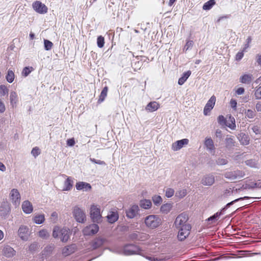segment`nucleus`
Wrapping results in <instances>:
<instances>
[{
	"label": "nucleus",
	"instance_id": "c03bdc74",
	"mask_svg": "<svg viewBox=\"0 0 261 261\" xmlns=\"http://www.w3.org/2000/svg\"><path fill=\"white\" fill-rule=\"evenodd\" d=\"M139 232H134L129 234L128 238L129 240L132 241H137L138 240V235Z\"/></svg>",
	"mask_w": 261,
	"mask_h": 261
},
{
	"label": "nucleus",
	"instance_id": "2eb2a0df",
	"mask_svg": "<svg viewBox=\"0 0 261 261\" xmlns=\"http://www.w3.org/2000/svg\"><path fill=\"white\" fill-rule=\"evenodd\" d=\"M108 221L109 223L113 224L116 222L119 218V214L117 210H112L110 211L107 216Z\"/></svg>",
	"mask_w": 261,
	"mask_h": 261
},
{
	"label": "nucleus",
	"instance_id": "9b49d317",
	"mask_svg": "<svg viewBox=\"0 0 261 261\" xmlns=\"http://www.w3.org/2000/svg\"><path fill=\"white\" fill-rule=\"evenodd\" d=\"M139 211L138 206L134 204L126 211V217L129 219H133L138 214Z\"/></svg>",
	"mask_w": 261,
	"mask_h": 261
},
{
	"label": "nucleus",
	"instance_id": "72a5a7b5",
	"mask_svg": "<svg viewBox=\"0 0 261 261\" xmlns=\"http://www.w3.org/2000/svg\"><path fill=\"white\" fill-rule=\"evenodd\" d=\"M108 91V88L107 87H105L103 88L99 96V98L98 100V102H101L105 100L106 97L107 95Z\"/></svg>",
	"mask_w": 261,
	"mask_h": 261
},
{
	"label": "nucleus",
	"instance_id": "c85d7f7f",
	"mask_svg": "<svg viewBox=\"0 0 261 261\" xmlns=\"http://www.w3.org/2000/svg\"><path fill=\"white\" fill-rule=\"evenodd\" d=\"M245 187L248 188H261V180L259 179L255 182L251 181L247 183L245 185Z\"/></svg>",
	"mask_w": 261,
	"mask_h": 261
},
{
	"label": "nucleus",
	"instance_id": "4d7b16f0",
	"mask_svg": "<svg viewBox=\"0 0 261 261\" xmlns=\"http://www.w3.org/2000/svg\"><path fill=\"white\" fill-rule=\"evenodd\" d=\"M254 95L256 99H259L261 98V86L256 89Z\"/></svg>",
	"mask_w": 261,
	"mask_h": 261
},
{
	"label": "nucleus",
	"instance_id": "a19ab883",
	"mask_svg": "<svg viewBox=\"0 0 261 261\" xmlns=\"http://www.w3.org/2000/svg\"><path fill=\"white\" fill-rule=\"evenodd\" d=\"M44 48L46 50H49L53 46V43L46 39L44 40Z\"/></svg>",
	"mask_w": 261,
	"mask_h": 261
},
{
	"label": "nucleus",
	"instance_id": "4468645a",
	"mask_svg": "<svg viewBox=\"0 0 261 261\" xmlns=\"http://www.w3.org/2000/svg\"><path fill=\"white\" fill-rule=\"evenodd\" d=\"M2 252L3 254L8 258L12 257L16 254L15 250L8 245L4 246Z\"/></svg>",
	"mask_w": 261,
	"mask_h": 261
},
{
	"label": "nucleus",
	"instance_id": "412c9836",
	"mask_svg": "<svg viewBox=\"0 0 261 261\" xmlns=\"http://www.w3.org/2000/svg\"><path fill=\"white\" fill-rule=\"evenodd\" d=\"M215 181V178L213 175H206L201 180L202 184L204 186H211Z\"/></svg>",
	"mask_w": 261,
	"mask_h": 261
},
{
	"label": "nucleus",
	"instance_id": "6e6552de",
	"mask_svg": "<svg viewBox=\"0 0 261 261\" xmlns=\"http://www.w3.org/2000/svg\"><path fill=\"white\" fill-rule=\"evenodd\" d=\"M17 233L21 240L27 241L30 236L29 228L27 226L21 225L18 228Z\"/></svg>",
	"mask_w": 261,
	"mask_h": 261
},
{
	"label": "nucleus",
	"instance_id": "864d4df0",
	"mask_svg": "<svg viewBox=\"0 0 261 261\" xmlns=\"http://www.w3.org/2000/svg\"><path fill=\"white\" fill-rule=\"evenodd\" d=\"M60 228L58 226H55L53 230V236L55 238H58L60 235Z\"/></svg>",
	"mask_w": 261,
	"mask_h": 261
},
{
	"label": "nucleus",
	"instance_id": "7c9ffc66",
	"mask_svg": "<svg viewBox=\"0 0 261 261\" xmlns=\"http://www.w3.org/2000/svg\"><path fill=\"white\" fill-rule=\"evenodd\" d=\"M152 205L150 200L143 199L140 200V206L144 209H149Z\"/></svg>",
	"mask_w": 261,
	"mask_h": 261
},
{
	"label": "nucleus",
	"instance_id": "423d86ee",
	"mask_svg": "<svg viewBox=\"0 0 261 261\" xmlns=\"http://www.w3.org/2000/svg\"><path fill=\"white\" fill-rule=\"evenodd\" d=\"M179 229L177 238L178 240L182 241L186 239L190 234V231L191 229L190 225H185L182 228H178Z\"/></svg>",
	"mask_w": 261,
	"mask_h": 261
},
{
	"label": "nucleus",
	"instance_id": "052dcab7",
	"mask_svg": "<svg viewBox=\"0 0 261 261\" xmlns=\"http://www.w3.org/2000/svg\"><path fill=\"white\" fill-rule=\"evenodd\" d=\"M6 110V107L4 102L2 101L0 98V113H3Z\"/></svg>",
	"mask_w": 261,
	"mask_h": 261
},
{
	"label": "nucleus",
	"instance_id": "49530a36",
	"mask_svg": "<svg viewBox=\"0 0 261 261\" xmlns=\"http://www.w3.org/2000/svg\"><path fill=\"white\" fill-rule=\"evenodd\" d=\"M193 44L194 43L193 41L188 40L183 48L184 51H187V50L191 49L193 45Z\"/></svg>",
	"mask_w": 261,
	"mask_h": 261
},
{
	"label": "nucleus",
	"instance_id": "f3484780",
	"mask_svg": "<svg viewBox=\"0 0 261 261\" xmlns=\"http://www.w3.org/2000/svg\"><path fill=\"white\" fill-rule=\"evenodd\" d=\"M188 142L189 140L187 139L177 141L172 144V149L174 151H177L180 149L185 145L188 144Z\"/></svg>",
	"mask_w": 261,
	"mask_h": 261
},
{
	"label": "nucleus",
	"instance_id": "e2e57ef3",
	"mask_svg": "<svg viewBox=\"0 0 261 261\" xmlns=\"http://www.w3.org/2000/svg\"><path fill=\"white\" fill-rule=\"evenodd\" d=\"M244 56L243 51L239 52L236 56V59L237 61L241 60Z\"/></svg>",
	"mask_w": 261,
	"mask_h": 261
},
{
	"label": "nucleus",
	"instance_id": "1a4fd4ad",
	"mask_svg": "<svg viewBox=\"0 0 261 261\" xmlns=\"http://www.w3.org/2000/svg\"><path fill=\"white\" fill-rule=\"evenodd\" d=\"M33 9L37 13L41 14L47 12V7L40 1H36L32 4Z\"/></svg>",
	"mask_w": 261,
	"mask_h": 261
},
{
	"label": "nucleus",
	"instance_id": "2f4dec72",
	"mask_svg": "<svg viewBox=\"0 0 261 261\" xmlns=\"http://www.w3.org/2000/svg\"><path fill=\"white\" fill-rule=\"evenodd\" d=\"M216 4L215 0H210L205 3L203 6V9L204 10H210Z\"/></svg>",
	"mask_w": 261,
	"mask_h": 261
},
{
	"label": "nucleus",
	"instance_id": "09e8293b",
	"mask_svg": "<svg viewBox=\"0 0 261 261\" xmlns=\"http://www.w3.org/2000/svg\"><path fill=\"white\" fill-rule=\"evenodd\" d=\"M32 67H25L22 71V75L25 77L27 76L32 71Z\"/></svg>",
	"mask_w": 261,
	"mask_h": 261
},
{
	"label": "nucleus",
	"instance_id": "c9c22d12",
	"mask_svg": "<svg viewBox=\"0 0 261 261\" xmlns=\"http://www.w3.org/2000/svg\"><path fill=\"white\" fill-rule=\"evenodd\" d=\"M9 93V89L8 87L5 85H0V96H4L7 95Z\"/></svg>",
	"mask_w": 261,
	"mask_h": 261
},
{
	"label": "nucleus",
	"instance_id": "cd10ccee",
	"mask_svg": "<svg viewBox=\"0 0 261 261\" xmlns=\"http://www.w3.org/2000/svg\"><path fill=\"white\" fill-rule=\"evenodd\" d=\"M241 191L240 189L238 188H229L228 189H226L224 191V195H236L237 194H240V192Z\"/></svg>",
	"mask_w": 261,
	"mask_h": 261
},
{
	"label": "nucleus",
	"instance_id": "0eeeda50",
	"mask_svg": "<svg viewBox=\"0 0 261 261\" xmlns=\"http://www.w3.org/2000/svg\"><path fill=\"white\" fill-rule=\"evenodd\" d=\"M73 214L76 221L79 223H84L86 220V215L84 211L77 206L74 207Z\"/></svg>",
	"mask_w": 261,
	"mask_h": 261
},
{
	"label": "nucleus",
	"instance_id": "f8f14e48",
	"mask_svg": "<svg viewBox=\"0 0 261 261\" xmlns=\"http://www.w3.org/2000/svg\"><path fill=\"white\" fill-rule=\"evenodd\" d=\"M216 100V99L215 96L213 95L208 100L203 110V114L205 115H207L208 113L214 108Z\"/></svg>",
	"mask_w": 261,
	"mask_h": 261
},
{
	"label": "nucleus",
	"instance_id": "ddd939ff",
	"mask_svg": "<svg viewBox=\"0 0 261 261\" xmlns=\"http://www.w3.org/2000/svg\"><path fill=\"white\" fill-rule=\"evenodd\" d=\"M204 146L206 150L211 153L214 154L215 147L214 145V141L210 137H206L205 139Z\"/></svg>",
	"mask_w": 261,
	"mask_h": 261
},
{
	"label": "nucleus",
	"instance_id": "774afa93",
	"mask_svg": "<svg viewBox=\"0 0 261 261\" xmlns=\"http://www.w3.org/2000/svg\"><path fill=\"white\" fill-rule=\"evenodd\" d=\"M230 105H231V107H232V108H233V109H236L237 102L236 100L231 99L230 101Z\"/></svg>",
	"mask_w": 261,
	"mask_h": 261
},
{
	"label": "nucleus",
	"instance_id": "13d9d810",
	"mask_svg": "<svg viewBox=\"0 0 261 261\" xmlns=\"http://www.w3.org/2000/svg\"><path fill=\"white\" fill-rule=\"evenodd\" d=\"M154 203L158 205L162 202V197H152Z\"/></svg>",
	"mask_w": 261,
	"mask_h": 261
},
{
	"label": "nucleus",
	"instance_id": "6ab92c4d",
	"mask_svg": "<svg viewBox=\"0 0 261 261\" xmlns=\"http://www.w3.org/2000/svg\"><path fill=\"white\" fill-rule=\"evenodd\" d=\"M10 105L12 108H15L18 102V96L15 91H12L9 96Z\"/></svg>",
	"mask_w": 261,
	"mask_h": 261
},
{
	"label": "nucleus",
	"instance_id": "8fccbe9b",
	"mask_svg": "<svg viewBox=\"0 0 261 261\" xmlns=\"http://www.w3.org/2000/svg\"><path fill=\"white\" fill-rule=\"evenodd\" d=\"M245 114L246 116L249 118H253L256 115L255 112L251 110H248Z\"/></svg>",
	"mask_w": 261,
	"mask_h": 261
},
{
	"label": "nucleus",
	"instance_id": "603ef678",
	"mask_svg": "<svg viewBox=\"0 0 261 261\" xmlns=\"http://www.w3.org/2000/svg\"><path fill=\"white\" fill-rule=\"evenodd\" d=\"M227 163V160L224 158H218L216 160L217 164L219 166L226 165Z\"/></svg>",
	"mask_w": 261,
	"mask_h": 261
},
{
	"label": "nucleus",
	"instance_id": "39448f33",
	"mask_svg": "<svg viewBox=\"0 0 261 261\" xmlns=\"http://www.w3.org/2000/svg\"><path fill=\"white\" fill-rule=\"evenodd\" d=\"M100 208L97 206L92 205L90 208V217L94 222L99 223L101 221V215Z\"/></svg>",
	"mask_w": 261,
	"mask_h": 261
},
{
	"label": "nucleus",
	"instance_id": "de8ad7c7",
	"mask_svg": "<svg viewBox=\"0 0 261 261\" xmlns=\"http://www.w3.org/2000/svg\"><path fill=\"white\" fill-rule=\"evenodd\" d=\"M234 171V175L236 179H239L243 177L245 175V173L243 171L240 170H236Z\"/></svg>",
	"mask_w": 261,
	"mask_h": 261
},
{
	"label": "nucleus",
	"instance_id": "e433bc0d",
	"mask_svg": "<svg viewBox=\"0 0 261 261\" xmlns=\"http://www.w3.org/2000/svg\"><path fill=\"white\" fill-rule=\"evenodd\" d=\"M6 77L8 82L9 83H12L14 79V73L13 71L11 69H9Z\"/></svg>",
	"mask_w": 261,
	"mask_h": 261
},
{
	"label": "nucleus",
	"instance_id": "a211bd4d",
	"mask_svg": "<svg viewBox=\"0 0 261 261\" xmlns=\"http://www.w3.org/2000/svg\"><path fill=\"white\" fill-rule=\"evenodd\" d=\"M75 187L76 190L82 191L83 192L89 191L91 189L90 184L83 181H79L76 184Z\"/></svg>",
	"mask_w": 261,
	"mask_h": 261
},
{
	"label": "nucleus",
	"instance_id": "3c124183",
	"mask_svg": "<svg viewBox=\"0 0 261 261\" xmlns=\"http://www.w3.org/2000/svg\"><path fill=\"white\" fill-rule=\"evenodd\" d=\"M40 149L38 147H35L33 148L31 151V154L33 156H34L35 158L40 154Z\"/></svg>",
	"mask_w": 261,
	"mask_h": 261
},
{
	"label": "nucleus",
	"instance_id": "f704fd0d",
	"mask_svg": "<svg viewBox=\"0 0 261 261\" xmlns=\"http://www.w3.org/2000/svg\"><path fill=\"white\" fill-rule=\"evenodd\" d=\"M103 241L101 239H96L92 242V246L93 249H97L102 246Z\"/></svg>",
	"mask_w": 261,
	"mask_h": 261
},
{
	"label": "nucleus",
	"instance_id": "bf43d9fd",
	"mask_svg": "<svg viewBox=\"0 0 261 261\" xmlns=\"http://www.w3.org/2000/svg\"><path fill=\"white\" fill-rule=\"evenodd\" d=\"M90 160L92 163H94L95 164H99V165H106L105 162L101 161V160H96V159H93V158H90Z\"/></svg>",
	"mask_w": 261,
	"mask_h": 261
},
{
	"label": "nucleus",
	"instance_id": "37998d69",
	"mask_svg": "<svg viewBox=\"0 0 261 261\" xmlns=\"http://www.w3.org/2000/svg\"><path fill=\"white\" fill-rule=\"evenodd\" d=\"M234 171H229L226 172L224 174V176L230 180H236V177L234 175Z\"/></svg>",
	"mask_w": 261,
	"mask_h": 261
},
{
	"label": "nucleus",
	"instance_id": "f03ea898",
	"mask_svg": "<svg viewBox=\"0 0 261 261\" xmlns=\"http://www.w3.org/2000/svg\"><path fill=\"white\" fill-rule=\"evenodd\" d=\"M123 254L125 255L139 254L142 255L143 250L137 245L129 244L124 246Z\"/></svg>",
	"mask_w": 261,
	"mask_h": 261
},
{
	"label": "nucleus",
	"instance_id": "6e6d98bb",
	"mask_svg": "<svg viewBox=\"0 0 261 261\" xmlns=\"http://www.w3.org/2000/svg\"><path fill=\"white\" fill-rule=\"evenodd\" d=\"M54 249V246L52 245H49L46 246L44 250V252L46 254H49L52 252Z\"/></svg>",
	"mask_w": 261,
	"mask_h": 261
},
{
	"label": "nucleus",
	"instance_id": "4c0bfd02",
	"mask_svg": "<svg viewBox=\"0 0 261 261\" xmlns=\"http://www.w3.org/2000/svg\"><path fill=\"white\" fill-rule=\"evenodd\" d=\"M226 147L228 148H231L234 146V141L232 138L227 137L225 139Z\"/></svg>",
	"mask_w": 261,
	"mask_h": 261
},
{
	"label": "nucleus",
	"instance_id": "473e14b6",
	"mask_svg": "<svg viewBox=\"0 0 261 261\" xmlns=\"http://www.w3.org/2000/svg\"><path fill=\"white\" fill-rule=\"evenodd\" d=\"M45 220L44 215H38L34 217L33 221L36 224H42Z\"/></svg>",
	"mask_w": 261,
	"mask_h": 261
},
{
	"label": "nucleus",
	"instance_id": "f257e3e1",
	"mask_svg": "<svg viewBox=\"0 0 261 261\" xmlns=\"http://www.w3.org/2000/svg\"><path fill=\"white\" fill-rule=\"evenodd\" d=\"M250 198H254V199H259L261 198V197H241L240 198H238L237 199H235L232 201H231L230 202H229L224 207H223L220 212H217L216 213H215L214 215H213V216L210 217L207 219V221H211L212 222H215L216 221H217L218 220V219L219 218V217L222 215V214H223L224 211L227 209L228 208V207H229L231 205H232L233 203L237 202H238V201H243L245 199H249Z\"/></svg>",
	"mask_w": 261,
	"mask_h": 261
},
{
	"label": "nucleus",
	"instance_id": "338daca9",
	"mask_svg": "<svg viewBox=\"0 0 261 261\" xmlns=\"http://www.w3.org/2000/svg\"><path fill=\"white\" fill-rule=\"evenodd\" d=\"M244 92H245L244 88H242V87H240L236 90V94L239 95H242V94H244Z\"/></svg>",
	"mask_w": 261,
	"mask_h": 261
},
{
	"label": "nucleus",
	"instance_id": "c756f323",
	"mask_svg": "<svg viewBox=\"0 0 261 261\" xmlns=\"http://www.w3.org/2000/svg\"><path fill=\"white\" fill-rule=\"evenodd\" d=\"M191 74V72L189 70L186 72H185L182 76L180 77L178 81V84L179 85H182L184 84V83L187 80L188 77L190 76V75Z\"/></svg>",
	"mask_w": 261,
	"mask_h": 261
},
{
	"label": "nucleus",
	"instance_id": "dca6fc26",
	"mask_svg": "<svg viewBox=\"0 0 261 261\" xmlns=\"http://www.w3.org/2000/svg\"><path fill=\"white\" fill-rule=\"evenodd\" d=\"M10 211V206L9 203L4 200L0 206L1 215L4 216L7 215Z\"/></svg>",
	"mask_w": 261,
	"mask_h": 261
},
{
	"label": "nucleus",
	"instance_id": "ea45409f",
	"mask_svg": "<svg viewBox=\"0 0 261 261\" xmlns=\"http://www.w3.org/2000/svg\"><path fill=\"white\" fill-rule=\"evenodd\" d=\"M246 163V164L250 167H252V168H257L258 166H257V162L256 161H255V160H252V159H251V160H248L247 161H246L245 162Z\"/></svg>",
	"mask_w": 261,
	"mask_h": 261
},
{
	"label": "nucleus",
	"instance_id": "7ed1b4c3",
	"mask_svg": "<svg viewBox=\"0 0 261 261\" xmlns=\"http://www.w3.org/2000/svg\"><path fill=\"white\" fill-rule=\"evenodd\" d=\"M145 223L148 227L155 228L161 224V220L159 216L151 215L145 218Z\"/></svg>",
	"mask_w": 261,
	"mask_h": 261
},
{
	"label": "nucleus",
	"instance_id": "69168bd1",
	"mask_svg": "<svg viewBox=\"0 0 261 261\" xmlns=\"http://www.w3.org/2000/svg\"><path fill=\"white\" fill-rule=\"evenodd\" d=\"M75 144L74 138L69 139L67 140V144L69 146H73Z\"/></svg>",
	"mask_w": 261,
	"mask_h": 261
},
{
	"label": "nucleus",
	"instance_id": "bb28decb",
	"mask_svg": "<svg viewBox=\"0 0 261 261\" xmlns=\"http://www.w3.org/2000/svg\"><path fill=\"white\" fill-rule=\"evenodd\" d=\"M253 79V76L250 74H245L240 78V82L243 84H249Z\"/></svg>",
	"mask_w": 261,
	"mask_h": 261
},
{
	"label": "nucleus",
	"instance_id": "aec40b11",
	"mask_svg": "<svg viewBox=\"0 0 261 261\" xmlns=\"http://www.w3.org/2000/svg\"><path fill=\"white\" fill-rule=\"evenodd\" d=\"M60 236H61V241L62 242H67L70 238L69 229L63 228L60 231Z\"/></svg>",
	"mask_w": 261,
	"mask_h": 261
},
{
	"label": "nucleus",
	"instance_id": "5701e85b",
	"mask_svg": "<svg viewBox=\"0 0 261 261\" xmlns=\"http://www.w3.org/2000/svg\"><path fill=\"white\" fill-rule=\"evenodd\" d=\"M75 245L66 246L62 249V253L65 256H68L74 252Z\"/></svg>",
	"mask_w": 261,
	"mask_h": 261
},
{
	"label": "nucleus",
	"instance_id": "79ce46f5",
	"mask_svg": "<svg viewBox=\"0 0 261 261\" xmlns=\"http://www.w3.org/2000/svg\"><path fill=\"white\" fill-rule=\"evenodd\" d=\"M105 44V39L102 36H99L97 39V45L98 47L102 48Z\"/></svg>",
	"mask_w": 261,
	"mask_h": 261
},
{
	"label": "nucleus",
	"instance_id": "58836bf2",
	"mask_svg": "<svg viewBox=\"0 0 261 261\" xmlns=\"http://www.w3.org/2000/svg\"><path fill=\"white\" fill-rule=\"evenodd\" d=\"M171 205L170 203H166L161 207V211L164 214L168 213L171 208Z\"/></svg>",
	"mask_w": 261,
	"mask_h": 261
},
{
	"label": "nucleus",
	"instance_id": "a878e982",
	"mask_svg": "<svg viewBox=\"0 0 261 261\" xmlns=\"http://www.w3.org/2000/svg\"><path fill=\"white\" fill-rule=\"evenodd\" d=\"M73 186V180L71 177H67L64 181L63 188V191H70Z\"/></svg>",
	"mask_w": 261,
	"mask_h": 261
},
{
	"label": "nucleus",
	"instance_id": "393cba45",
	"mask_svg": "<svg viewBox=\"0 0 261 261\" xmlns=\"http://www.w3.org/2000/svg\"><path fill=\"white\" fill-rule=\"evenodd\" d=\"M160 107V105L156 101L150 102L146 107V110L152 112L157 110Z\"/></svg>",
	"mask_w": 261,
	"mask_h": 261
},
{
	"label": "nucleus",
	"instance_id": "20e7f679",
	"mask_svg": "<svg viewBox=\"0 0 261 261\" xmlns=\"http://www.w3.org/2000/svg\"><path fill=\"white\" fill-rule=\"evenodd\" d=\"M189 218L188 215L185 213L179 214L175 219L174 224L176 228H182L185 225H190L187 223Z\"/></svg>",
	"mask_w": 261,
	"mask_h": 261
},
{
	"label": "nucleus",
	"instance_id": "680f3d73",
	"mask_svg": "<svg viewBox=\"0 0 261 261\" xmlns=\"http://www.w3.org/2000/svg\"><path fill=\"white\" fill-rule=\"evenodd\" d=\"M174 193V191L173 189L171 188H168L166 190L165 196H173Z\"/></svg>",
	"mask_w": 261,
	"mask_h": 261
},
{
	"label": "nucleus",
	"instance_id": "9d476101",
	"mask_svg": "<svg viewBox=\"0 0 261 261\" xmlns=\"http://www.w3.org/2000/svg\"><path fill=\"white\" fill-rule=\"evenodd\" d=\"M99 230V226L96 224H91L87 226L83 230L85 236H90L96 233Z\"/></svg>",
	"mask_w": 261,
	"mask_h": 261
},
{
	"label": "nucleus",
	"instance_id": "b1692460",
	"mask_svg": "<svg viewBox=\"0 0 261 261\" xmlns=\"http://www.w3.org/2000/svg\"><path fill=\"white\" fill-rule=\"evenodd\" d=\"M238 139L241 143L244 145H247L249 144L250 141V138L248 135L245 133H241L239 135Z\"/></svg>",
	"mask_w": 261,
	"mask_h": 261
},
{
	"label": "nucleus",
	"instance_id": "4be33fe9",
	"mask_svg": "<svg viewBox=\"0 0 261 261\" xmlns=\"http://www.w3.org/2000/svg\"><path fill=\"white\" fill-rule=\"evenodd\" d=\"M22 208L24 213L28 214L31 213L33 210L32 204L28 200L23 202Z\"/></svg>",
	"mask_w": 261,
	"mask_h": 261
},
{
	"label": "nucleus",
	"instance_id": "a18cd8bd",
	"mask_svg": "<svg viewBox=\"0 0 261 261\" xmlns=\"http://www.w3.org/2000/svg\"><path fill=\"white\" fill-rule=\"evenodd\" d=\"M149 238V235L145 233L140 232L138 235V241H144Z\"/></svg>",
	"mask_w": 261,
	"mask_h": 261
},
{
	"label": "nucleus",
	"instance_id": "0e129e2a",
	"mask_svg": "<svg viewBox=\"0 0 261 261\" xmlns=\"http://www.w3.org/2000/svg\"><path fill=\"white\" fill-rule=\"evenodd\" d=\"M218 122L221 124L225 123V118L222 115H220L218 118Z\"/></svg>",
	"mask_w": 261,
	"mask_h": 261
},
{
	"label": "nucleus",
	"instance_id": "5fc2aeb1",
	"mask_svg": "<svg viewBox=\"0 0 261 261\" xmlns=\"http://www.w3.org/2000/svg\"><path fill=\"white\" fill-rule=\"evenodd\" d=\"M39 236L42 238H46L48 237L49 234L47 230L43 229L39 231Z\"/></svg>",
	"mask_w": 261,
	"mask_h": 261
}]
</instances>
